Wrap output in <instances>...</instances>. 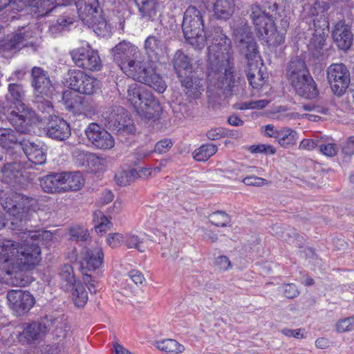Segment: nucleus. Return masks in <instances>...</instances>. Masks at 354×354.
Instances as JSON below:
<instances>
[{
	"instance_id": "obj_1",
	"label": "nucleus",
	"mask_w": 354,
	"mask_h": 354,
	"mask_svg": "<svg viewBox=\"0 0 354 354\" xmlns=\"http://www.w3.org/2000/svg\"><path fill=\"white\" fill-rule=\"evenodd\" d=\"M22 239V243L8 239L0 242L2 252L0 269L8 274L32 270L41 261V250L38 243L32 241L29 236L24 235V232Z\"/></svg>"
},
{
	"instance_id": "obj_2",
	"label": "nucleus",
	"mask_w": 354,
	"mask_h": 354,
	"mask_svg": "<svg viewBox=\"0 0 354 354\" xmlns=\"http://www.w3.org/2000/svg\"><path fill=\"white\" fill-rule=\"evenodd\" d=\"M75 3L79 17L88 27H94L99 35L110 32V26L102 17L97 0H28L32 12L37 17H44L59 6H66Z\"/></svg>"
},
{
	"instance_id": "obj_3",
	"label": "nucleus",
	"mask_w": 354,
	"mask_h": 354,
	"mask_svg": "<svg viewBox=\"0 0 354 354\" xmlns=\"http://www.w3.org/2000/svg\"><path fill=\"white\" fill-rule=\"evenodd\" d=\"M211 64L207 67V91L221 95H238L243 90L241 79L234 74L233 62L228 64L216 63V58L210 57Z\"/></svg>"
},
{
	"instance_id": "obj_4",
	"label": "nucleus",
	"mask_w": 354,
	"mask_h": 354,
	"mask_svg": "<svg viewBox=\"0 0 354 354\" xmlns=\"http://www.w3.org/2000/svg\"><path fill=\"white\" fill-rule=\"evenodd\" d=\"M25 97L24 87L19 84L8 85V99L16 104L15 109L6 115L7 120L21 133H30L35 122V113L23 102Z\"/></svg>"
},
{
	"instance_id": "obj_5",
	"label": "nucleus",
	"mask_w": 354,
	"mask_h": 354,
	"mask_svg": "<svg viewBox=\"0 0 354 354\" xmlns=\"http://www.w3.org/2000/svg\"><path fill=\"white\" fill-rule=\"evenodd\" d=\"M126 98L141 117L156 120L162 113V107L153 94L136 82L128 85Z\"/></svg>"
},
{
	"instance_id": "obj_6",
	"label": "nucleus",
	"mask_w": 354,
	"mask_h": 354,
	"mask_svg": "<svg viewBox=\"0 0 354 354\" xmlns=\"http://www.w3.org/2000/svg\"><path fill=\"white\" fill-rule=\"evenodd\" d=\"M203 14L195 6H189L185 10L183 30L187 42L196 49H203L207 45L208 36L204 30Z\"/></svg>"
},
{
	"instance_id": "obj_7",
	"label": "nucleus",
	"mask_w": 354,
	"mask_h": 354,
	"mask_svg": "<svg viewBox=\"0 0 354 354\" xmlns=\"http://www.w3.org/2000/svg\"><path fill=\"white\" fill-rule=\"evenodd\" d=\"M250 17L255 26L258 37L268 46L275 47L284 41V35L278 32L272 17L262 11L258 5L251 6Z\"/></svg>"
},
{
	"instance_id": "obj_8",
	"label": "nucleus",
	"mask_w": 354,
	"mask_h": 354,
	"mask_svg": "<svg viewBox=\"0 0 354 354\" xmlns=\"http://www.w3.org/2000/svg\"><path fill=\"white\" fill-rule=\"evenodd\" d=\"M234 41L242 53L245 54L248 64L252 65L253 61L259 57L257 46L252 37L250 28L246 22L240 21L233 25Z\"/></svg>"
},
{
	"instance_id": "obj_9",
	"label": "nucleus",
	"mask_w": 354,
	"mask_h": 354,
	"mask_svg": "<svg viewBox=\"0 0 354 354\" xmlns=\"http://www.w3.org/2000/svg\"><path fill=\"white\" fill-rule=\"evenodd\" d=\"M214 44L208 48V65L211 64L210 57L216 58V64L221 62L228 64L234 61L232 42L220 27L214 29Z\"/></svg>"
},
{
	"instance_id": "obj_10",
	"label": "nucleus",
	"mask_w": 354,
	"mask_h": 354,
	"mask_svg": "<svg viewBox=\"0 0 354 354\" xmlns=\"http://www.w3.org/2000/svg\"><path fill=\"white\" fill-rule=\"evenodd\" d=\"M33 202L32 198L19 193H10L7 196L1 198V203L3 209L21 222L28 218Z\"/></svg>"
},
{
	"instance_id": "obj_11",
	"label": "nucleus",
	"mask_w": 354,
	"mask_h": 354,
	"mask_svg": "<svg viewBox=\"0 0 354 354\" xmlns=\"http://www.w3.org/2000/svg\"><path fill=\"white\" fill-rule=\"evenodd\" d=\"M66 82L71 88L85 95H93L101 86L100 80L77 69L68 71Z\"/></svg>"
},
{
	"instance_id": "obj_12",
	"label": "nucleus",
	"mask_w": 354,
	"mask_h": 354,
	"mask_svg": "<svg viewBox=\"0 0 354 354\" xmlns=\"http://www.w3.org/2000/svg\"><path fill=\"white\" fill-rule=\"evenodd\" d=\"M327 78L333 93L342 95L350 84V73L343 64H333L327 68Z\"/></svg>"
},
{
	"instance_id": "obj_13",
	"label": "nucleus",
	"mask_w": 354,
	"mask_h": 354,
	"mask_svg": "<svg viewBox=\"0 0 354 354\" xmlns=\"http://www.w3.org/2000/svg\"><path fill=\"white\" fill-rule=\"evenodd\" d=\"M6 297L10 308L17 316L27 314L35 303V299L30 292L21 289L8 291Z\"/></svg>"
},
{
	"instance_id": "obj_14",
	"label": "nucleus",
	"mask_w": 354,
	"mask_h": 354,
	"mask_svg": "<svg viewBox=\"0 0 354 354\" xmlns=\"http://www.w3.org/2000/svg\"><path fill=\"white\" fill-rule=\"evenodd\" d=\"M71 56L75 65L91 71H100L102 67L101 59L98 52L89 46L87 48H78L71 52Z\"/></svg>"
},
{
	"instance_id": "obj_15",
	"label": "nucleus",
	"mask_w": 354,
	"mask_h": 354,
	"mask_svg": "<svg viewBox=\"0 0 354 354\" xmlns=\"http://www.w3.org/2000/svg\"><path fill=\"white\" fill-rule=\"evenodd\" d=\"M85 134L91 145L99 149H110L114 147L113 136L97 123H91L85 129Z\"/></svg>"
},
{
	"instance_id": "obj_16",
	"label": "nucleus",
	"mask_w": 354,
	"mask_h": 354,
	"mask_svg": "<svg viewBox=\"0 0 354 354\" xmlns=\"http://www.w3.org/2000/svg\"><path fill=\"white\" fill-rule=\"evenodd\" d=\"M31 85L35 93L41 97L51 95L54 87L50 80L48 73L42 68L34 66L31 70Z\"/></svg>"
},
{
	"instance_id": "obj_17",
	"label": "nucleus",
	"mask_w": 354,
	"mask_h": 354,
	"mask_svg": "<svg viewBox=\"0 0 354 354\" xmlns=\"http://www.w3.org/2000/svg\"><path fill=\"white\" fill-rule=\"evenodd\" d=\"M136 57H133L128 62H124L120 69L129 77L141 82L145 75L150 72V67L143 59V56L140 51Z\"/></svg>"
},
{
	"instance_id": "obj_18",
	"label": "nucleus",
	"mask_w": 354,
	"mask_h": 354,
	"mask_svg": "<svg viewBox=\"0 0 354 354\" xmlns=\"http://www.w3.org/2000/svg\"><path fill=\"white\" fill-rule=\"evenodd\" d=\"M104 260V253L102 248L95 246L86 248L82 252L81 267L82 270H96L99 269Z\"/></svg>"
},
{
	"instance_id": "obj_19",
	"label": "nucleus",
	"mask_w": 354,
	"mask_h": 354,
	"mask_svg": "<svg viewBox=\"0 0 354 354\" xmlns=\"http://www.w3.org/2000/svg\"><path fill=\"white\" fill-rule=\"evenodd\" d=\"M206 8L212 10L216 19L227 20L235 9L234 0H203Z\"/></svg>"
},
{
	"instance_id": "obj_20",
	"label": "nucleus",
	"mask_w": 354,
	"mask_h": 354,
	"mask_svg": "<svg viewBox=\"0 0 354 354\" xmlns=\"http://www.w3.org/2000/svg\"><path fill=\"white\" fill-rule=\"evenodd\" d=\"M47 326L41 322L28 324L22 332L17 335V339L22 344H31L41 339L47 332Z\"/></svg>"
},
{
	"instance_id": "obj_21",
	"label": "nucleus",
	"mask_w": 354,
	"mask_h": 354,
	"mask_svg": "<svg viewBox=\"0 0 354 354\" xmlns=\"http://www.w3.org/2000/svg\"><path fill=\"white\" fill-rule=\"evenodd\" d=\"M140 49L130 42L123 41L117 44L112 49V56L113 61L120 66H122L124 62H128L133 57L140 52Z\"/></svg>"
},
{
	"instance_id": "obj_22",
	"label": "nucleus",
	"mask_w": 354,
	"mask_h": 354,
	"mask_svg": "<svg viewBox=\"0 0 354 354\" xmlns=\"http://www.w3.org/2000/svg\"><path fill=\"white\" fill-rule=\"evenodd\" d=\"M186 95L198 98L203 91V80L193 73L178 77Z\"/></svg>"
},
{
	"instance_id": "obj_23",
	"label": "nucleus",
	"mask_w": 354,
	"mask_h": 354,
	"mask_svg": "<svg viewBox=\"0 0 354 354\" xmlns=\"http://www.w3.org/2000/svg\"><path fill=\"white\" fill-rule=\"evenodd\" d=\"M288 77L291 85L295 88L301 82L311 77L304 61L299 59H292L288 64Z\"/></svg>"
},
{
	"instance_id": "obj_24",
	"label": "nucleus",
	"mask_w": 354,
	"mask_h": 354,
	"mask_svg": "<svg viewBox=\"0 0 354 354\" xmlns=\"http://www.w3.org/2000/svg\"><path fill=\"white\" fill-rule=\"evenodd\" d=\"M46 134L53 139L64 140L70 136L71 128L64 120L55 117L47 124Z\"/></svg>"
},
{
	"instance_id": "obj_25",
	"label": "nucleus",
	"mask_w": 354,
	"mask_h": 354,
	"mask_svg": "<svg viewBox=\"0 0 354 354\" xmlns=\"http://www.w3.org/2000/svg\"><path fill=\"white\" fill-rule=\"evenodd\" d=\"M20 147L28 160L35 165H42L46 161V148L44 145L24 140Z\"/></svg>"
},
{
	"instance_id": "obj_26",
	"label": "nucleus",
	"mask_w": 354,
	"mask_h": 354,
	"mask_svg": "<svg viewBox=\"0 0 354 354\" xmlns=\"http://www.w3.org/2000/svg\"><path fill=\"white\" fill-rule=\"evenodd\" d=\"M333 38L337 46L342 50H348L352 45L353 34L350 27L344 21L337 22L333 30Z\"/></svg>"
},
{
	"instance_id": "obj_27",
	"label": "nucleus",
	"mask_w": 354,
	"mask_h": 354,
	"mask_svg": "<svg viewBox=\"0 0 354 354\" xmlns=\"http://www.w3.org/2000/svg\"><path fill=\"white\" fill-rule=\"evenodd\" d=\"M171 64L178 77L192 73L194 71V63L192 57H189L182 50H178L173 56Z\"/></svg>"
},
{
	"instance_id": "obj_28",
	"label": "nucleus",
	"mask_w": 354,
	"mask_h": 354,
	"mask_svg": "<svg viewBox=\"0 0 354 354\" xmlns=\"http://www.w3.org/2000/svg\"><path fill=\"white\" fill-rule=\"evenodd\" d=\"M3 181L15 185L22 183L24 176L22 167L18 162H10L4 165L1 169Z\"/></svg>"
},
{
	"instance_id": "obj_29",
	"label": "nucleus",
	"mask_w": 354,
	"mask_h": 354,
	"mask_svg": "<svg viewBox=\"0 0 354 354\" xmlns=\"http://www.w3.org/2000/svg\"><path fill=\"white\" fill-rule=\"evenodd\" d=\"M62 173H53L40 178V185L46 193L64 192Z\"/></svg>"
},
{
	"instance_id": "obj_30",
	"label": "nucleus",
	"mask_w": 354,
	"mask_h": 354,
	"mask_svg": "<svg viewBox=\"0 0 354 354\" xmlns=\"http://www.w3.org/2000/svg\"><path fill=\"white\" fill-rule=\"evenodd\" d=\"M272 138L277 140L278 143L284 148L294 146L298 140L297 133L290 128H283L279 132L271 135Z\"/></svg>"
},
{
	"instance_id": "obj_31",
	"label": "nucleus",
	"mask_w": 354,
	"mask_h": 354,
	"mask_svg": "<svg viewBox=\"0 0 354 354\" xmlns=\"http://www.w3.org/2000/svg\"><path fill=\"white\" fill-rule=\"evenodd\" d=\"M135 2L144 18L153 20L160 12L156 0H135Z\"/></svg>"
},
{
	"instance_id": "obj_32",
	"label": "nucleus",
	"mask_w": 354,
	"mask_h": 354,
	"mask_svg": "<svg viewBox=\"0 0 354 354\" xmlns=\"http://www.w3.org/2000/svg\"><path fill=\"white\" fill-rule=\"evenodd\" d=\"M64 192L80 190L84 180L80 172H63Z\"/></svg>"
},
{
	"instance_id": "obj_33",
	"label": "nucleus",
	"mask_w": 354,
	"mask_h": 354,
	"mask_svg": "<svg viewBox=\"0 0 354 354\" xmlns=\"http://www.w3.org/2000/svg\"><path fill=\"white\" fill-rule=\"evenodd\" d=\"M140 82L153 88L160 93H162L167 88V84L162 77L151 67H150V72L145 75Z\"/></svg>"
},
{
	"instance_id": "obj_34",
	"label": "nucleus",
	"mask_w": 354,
	"mask_h": 354,
	"mask_svg": "<svg viewBox=\"0 0 354 354\" xmlns=\"http://www.w3.org/2000/svg\"><path fill=\"white\" fill-rule=\"evenodd\" d=\"M164 44L161 39L156 36L148 37L145 42V48L149 57L159 60L160 55L162 53Z\"/></svg>"
},
{
	"instance_id": "obj_35",
	"label": "nucleus",
	"mask_w": 354,
	"mask_h": 354,
	"mask_svg": "<svg viewBox=\"0 0 354 354\" xmlns=\"http://www.w3.org/2000/svg\"><path fill=\"white\" fill-rule=\"evenodd\" d=\"M298 87L295 88L296 93L306 99H313L318 95V90L312 77L301 82Z\"/></svg>"
},
{
	"instance_id": "obj_36",
	"label": "nucleus",
	"mask_w": 354,
	"mask_h": 354,
	"mask_svg": "<svg viewBox=\"0 0 354 354\" xmlns=\"http://www.w3.org/2000/svg\"><path fill=\"white\" fill-rule=\"evenodd\" d=\"M20 141L16 133L9 128H0V146L3 148H12L16 145H19Z\"/></svg>"
},
{
	"instance_id": "obj_37",
	"label": "nucleus",
	"mask_w": 354,
	"mask_h": 354,
	"mask_svg": "<svg viewBox=\"0 0 354 354\" xmlns=\"http://www.w3.org/2000/svg\"><path fill=\"white\" fill-rule=\"evenodd\" d=\"M73 156L76 162L81 166H95L100 163V158L95 153L88 151L75 149L73 152Z\"/></svg>"
},
{
	"instance_id": "obj_38",
	"label": "nucleus",
	"mask_w": 354,
	"mask_h": 354,
	"mask_svg": "<svg viewBox=\"0 0 354 354\" xmlns=\"http://www.w3.org/2000/svg\"><path fill=\"white\" fill-rule=\"evenodd\" d=\"M127 111L124 108L120 106H113L109 107L106 111L102 113L104 124L109 129L112 128V119L115 122L120 120V118H122Z\"/></svg>"
},
{
	"instance_id": "obj_39",
	"label": "nucleus",
	"mask_w": 354,
	"mask_h": 354,
	"mask_svg": "<svg viewBox=\"0 0 354 354\" xmlns=\"http://www.w3.org/2000/svg\"><path fill=\"white\" fill-rule=\"evenodd\" d=\"M158 350L168 354H180L185 351V346L173 339H166L156 343Z\"/></svg>"
},
{
	"instance_id": "obj_40",
	"label": "nucleus",
	"mask_w": 354,
	"mask_h": 354,
	"mask_svg": "<svg viewBox=\"0 0 354 354\" xmlns=\"http://www.w3.org/2000/svg\"><path fill=\"white\" fill-rule=\"evenodd\" d=\"M111 129L115 130L122 133L131 134L136 131L135 126L129 116L128 112L122 117L120 118V120L116 123L115 120L112 121Z\"/></svg>"
},
{
	"instance_id": "obj_41",
	"label": "nucleus",
	"mask_w": 354,
	"mask_h": 354,
	"mask_svg": "<svg viewBox=\"0 0 354 354\" xmlns=\"http://www.w3.org/2000/svg\"><path fill=\"white\" fill-rule=\"evenodd\" d=\"M32 37V32L28 30L24 32L17 34L13 37L12 39L8 42V46L10 50H19L23 47L28 46L32 42H28L27 40Z\"/></svg>"
},
{
	"instance_id": "obj_42",
	"label": "nucleus",
	"mask_w": 354,
	"mask_h": 354,
	"mask_svg": "<svg viewBox=\"0 0 354 354\" xmlns=\"http://www.w3.org/2000/svg\"><path fill=\"white\" fill-rule=\"evenodd\" d=\"M72 290V299L77 307H84L88 301V293L80 282L74 284Z\"/></svg>"
},
{
	"instance_id": "obj_43",
	"label": "nucleus",
	"mask_w": 354,
	"mask_h": 354,
	"mask_svg": "<svg viewBox=\"0 0 354 354\" xmlns=\"http://www.w3.org/2000/svg\"><path fill=\"white\" fill-rule=\"evenodd\" d=\"M66 108L75 115H86V104L83 98L75 95L71 99L65 100Z\"/></svg>"
},
{
	"instance_id": "obj_44",
	"label": "nucleus",
	"mask_w": 354,
	"mask_h": 354,
	"mask_svg": "<svg viewBox=\"0 0 354 354\" xmlns=\"http://www.w3.org/2000/svg\"><path fill=\"white\" fill-rule=\"evenodd\" d=\"M326 37L327 32L324 29L315 30L308 45L310 50L317 51V53H313L315 56H318L319 55V50L322 49L325 44Z\"/></svg>"
},
{
	"instance_id": "obj_45",
	"label": "nucleus",
	"mask_w": 354,
	"mask_h": 354,
	"mask_svg": "<svg viewBox=\"0 0 354 354\" xmlns=\"http://www.w3.org/2000/svg\"><path fill=\"white\" fill-rule=\"evenodd\" d=\"M217 151L218 147L215 145H203L194 151V158L197 161H207L210 157L214 155Z\"/></svg>"
},
{
	"instance_id": "obj_46",
	"label": "nucleus",
	"mask_w": 354,
	"mask_h": 354,
	"mask_svg": "<svg viewBox=\"0 0 354 354\" xmlns=\"http://www.w3.org/2000/svg\"><path fill=\"white\" fill-rule=\"evenodd\" d=\"M124 243L129 249H136L143 252L145 249L143 246V239L133 232H127L124 234Z\"/></svg>"
},
{
	"instance_id": "obj_47",
	"label": "nucleus",
	"mask_w": 354,
	"mask_h": 354,
	"mask_svg": "<svg viewBox=\"0 0 354 354\" xmlns=\"http://www.w3.org/2000/svg\"><path fill=\"white\" fill-rule=\"evenodd\" d=\"M138 172L136 169L121 171L115 176V182L121 185L126 186L138 178Z\"/></svg>"
},
{
	"instance_id": "obj_48",
	"label": "nucleus",
	"mask_w": 354,
	"mask_h": 354,
	"mask_svg": "<svg viewBox=\"0 0 354 354\" xmlns=\"http://www.w3.org/2000/svg\"><path fill=\"white\" fill-rule=\"evenodd\" d=\"M94 220L96 222L95 229L97 234H102L104 232L111 228V223L109 218L103 214L102 212H95Z\"/></svg>"
},
{
	"instance_id": "obj_49",
	"label": "nucleus",
	"mask_w": 354,
	"mask_h": 354,
	"mask_svg": "<svg viewBox=\"0 0 354 354\" xmlns=\"http://www.w3.org/2000/svg\"><path fill=\"white\" fill-rule=\"evenodd\" d=\"M282 238L289 244L298 248H302L304 244V237L298 234L295 229H286L283 232Z\"/></svg>"
},
{
	"instance_id": "obj_50",
	"label": "nucleus",
	"mask_w": 354,
	"mask_h": 354,
	"mask_svg": "<svg viewBox=\"0 0 354 354\" xmlns=\"http://www.w3.org/2000/svg\"><path fill=\"white\" fill-rule=\"evenodd\" d=\"M209 221L217 227H226L231 223L230 216L223 211H217L209 216Z\"/></svg>"
},
{
	"instance_id": "obj_51",
	"label": "nucleus",
	"mask_w": 354,
	"mask_h": 354,
	"mask_svg": "<svg viewBox=\"0 0 354 354\" xmlns=\"http://www.w3.org/2000/svg\"><path fill=\"white\" fill-rule=\"evenodd\" d=\"M337 332L339 333H346L354 330V317L340 319L335 324Z\"/></svg>"
},
{
	"instance_id": "obj_52",
	"label": "nucleus",
	"mask_w": 354,
	"mask_h": 354,
	"mask_svg": "<svg viewBox=\"0 0 354 354\" xmlns=\"http://www.w3.org/2000/svg\"><path fill=\"white\" fill-rule=\"evenodd\" d=\"M248 79L250 84L257 89L262 88L266 83L265 77H263L260 70L256 74L249 72L248 73Z\"/></svg>"
},
{
	"instance_id": "obj_53",
	"label": "nucleus",
	"mask_w": 354,
	"mask_h": 354,
	"mask_svg": "<svg viewBox=\"0 0 354 354\" xmlns=\"http://www.w3.org/2000/svg\"><path fill=\"white\" fill-rule=\"evenodd\" d=\"M60 277L62 280L66 281L71 286L78 283L76 281L73 267L69 264L63 266L60 272Z\"/></svg>"
},
{
	"instance_id": "obj_54",
	"label": "nucleus",
	"mask_w": 354,
	"mask_h": 354,
	"mask_svg": "<svg viewBox=\"0 0 354 354\" xmlns=\"http://www.w3.org/2000/svg\"><path fill=\"white\" fill-rule=\"evenodd\" d=\"M71 239L73 241H85L89 234L86 229L81 226H75L70 230Z\"/></svg>"
},
{
	"instance_id": "obj_55",
	"label": "nucleus",
	"mask_w": 354,
	"mask_h": 354,
	"mask_svg": "<svg viewBox=\"0 0 354 354\" xmlns=\"http://www.w3.org/2000/svg\"><path fill=\"white\" fill-rule=\"evenodd\" d=\"M24 235L29 236L30 239L35 243L39 240L50 241L53 237V234L49 231H28L24 232Z\"/></svg>"
},
{
	"instance_id": "obj_56",
	"label": "nucleus",
	"mask_w": 354,
	"mask_h": 354,
	"mask_svg": "<svg viewBox=\"0 0 354 354\" xmlns=\"http://www.w3.org/2000/svg\"><path fill=\"white\" fill-rule=\"evenodd\" d=\"M319 151L324 156L328 157H334L338 152V148L334 143L326 144L322 140L320 139V142L318 147Z\"/></svg>"
},
{
	"instance_id": "obj_57",
	"label": "nucleus",
	"mask_w": 354,
	"mask_h": 354,
	"mask_svg": "<svg viewBox=\"0 0 354 354\" xmlns=\"http://www.w3.org/2000/svg\"><path fill=\"white\" fill-rule=\"evenodd\" d=\"M251 153H261L266 155L274 154L276 153L275 148L270 145L261 144L258 145H252L249 147Z\"/></svg>"
},
{
	"instance_id": "obj_58",
	"label": "nucleus",
	"mask_w": 354,
	"mask_h": 354,
	"mask_svg": "<svg viewBox=\"0 0 354 354\" xmlns=\"http://www.w3.org/2000/svg\"><path fill=\"white\" fill-rule=\"evenodd\" d=\"M124 234L120 233L109 234L107 239V244L112 248H115L121 245L124 243Z\"/></svg>"
},
{
	"instance_id": "obj_59",
	"label": "nucleus",
	"mask_w": 354,
	"mask_h": 354,
	"mask_svg": "<svg viewBox=\"0 0 354 354\" xmlns=\"http://www.w3.org/2000/svg\"><path fill=\"white\" fill-rule=\"evenodd\" d=\"M83 281L91 294H95L97 292V285L98 282L95 277L83 271Z\"/></svg>"
},
{
	"instance_id": "obj_60",
	"label": "nucleus",
	"mask_w": 354,
	"mask_h": 354,
	"mask_svg": "<svg viewBox=\"0 0 354 354\" xmlns=\"http://www.w3.org/2000/svg\"><path fill=\"white\" fill-rule=\"evenodd\" d=\"M248 186L261 187L268 184V181L262 178L256 176H249L241 180Z\"/></svg>"
},
{
	"instance_id": "obj_61",
	"label": "nucleus",
	"mask_w": 354,
	"mask_h": 354,
	"mask_svg": "<svg viewBox=\"0 0 354 354\" xmlns=\"http://www.w3.org/2000/svg\"><path fill=\"white\" fill-rule=\"evenodd\" d=\"M173 146L172 141L169 138L163 139L158 142L154 147V152L164 153L167 152Z\"/></svg>"
},
{
	"instance_id": "obj_62",
	"label": "nucleus",
	"mask_w": 354,
	"mask_h": 354,
	"mask_svg": "<svg viewBox=\"0 0 354 354\" xmlns=\"http://www.w3.org/2000/svg\"><path fill=\"white\" fill-rule=\"evenodd\" d=\"M214 264L221 271H226L232 268L230 259L224 255H221L216 258Z\"/></svg>"
},
{
	"instance_id": "obj_63",
	"label": "nucleus",
	"mask_w": 354,
	"mask_h": 354,
	"mask_svg": "<svg viewBox=\"0 0 354 354\" xmlns=\"http://www.w3.org/2000/svg\"><path fill=\"white\" fill-rule=\"evenodd\" d=\"M320 139H304L299 146L300 149L312 151L319 147Z\"/></svg>"
},
{
	"instance_id": "obj_64",
	"label": "nucleus",
	"mask_w": 354,
	"mask_h": 354,
	"mask_svg": "<svg viewBox=\"0 0 354 354\" xmlns=\"http://www.w3.org/2000/svg\"><path fill=\"white\" fill-rule=\"evenodd\" d=\"M283 294L286 297L293 299L299 295V291L295 284L288 283L283 286Z\"/></svg>"
}]
</instances>
